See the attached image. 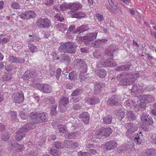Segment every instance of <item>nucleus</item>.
<instances>
[{"label": "nucleus", "mask_w": 156, "mask_h": 156, "mask_svg": "<svg viewBox=\"0 0 156 156\" xmlns=\"http://www.w3.org/2000/svg\"><path fill=\"white\" fill-rule=\"evenodd\" d=\"M117 80L119 81V84L122 86L130 85L133 82V78L130 74L124 73L118 75Z\"/></svg>", "instance_id": "nucleus-1"}, {"label": "nucleus", "mask_w": 156, "mask_h": 156, "mask_svg": "<svg viewBox=\"0 0 156 156\" xmlns=\"http://www.w3.org/2000/svg\"><path fill=\"white\" fill-rule=\"evenodd\" d=\"M60 48L65 52L74 53L76 51V47L75 44L72 42H66L62 44Z\"/></svg>", "instance_id": "nucleus-2"}, {"label": "nucleus", "mask_w": 156, "mask_h": 156, "mask_svg": "<svg viewBox=\"0 0 156 156\" xmlns=\"http://www.w3.org/2000/svg\"><path fill=\"white\" fill-rule=\"evenodd\" d=\"M113 130L111 128L108 127L105 128L101 127L95 132L96 136L99 139H103L104 136L107 137L109 136L112 133Z\"/></svg>", "instance_id": "nucleus-3"}, {"label": "nucleus", "mask_w": 156, "mask_h": 156, "mask_svg": "<svg viewBox=\"0 0 156 156\" xmlns=\"http://www.w3.org/2000/svg\"><path fill=\"white\" fill-rule=\"evenodd\" d=\"M30 123H27L23 127L21 128L16 132V139L17 141H20L23 137L25 133L31 129Z\"/></svg>", "instance_id": "nucleus-4"}, {"label": "nucleus", "mask_w": 156, "mask_h": 156, "mask_svg": "<svg viewBox=\"0 0 156 156\" xmlns=\"http://www.w3.org/2000/svg\"><path fill=\"white\" fill-rule=\"evenodd\" d=\"M36 24L39 27L42 28H48L51 26V21L46 18H39L37 20Z\"/></svg>", "instance_id": "nucleus-5"}, {"label": "nucleus", "mask_w": 156, "mask_h": 156, "mask_svg": "<svg viewBox=\"0 0 156 156\" xmlns=\"http://www.w3.org/2000/svg\"><path fill=\"white\" fill-rule=\"evenodd\" d=\"M12 99L16 103L21 104L24 100V94L22 91L14 93L12 96Z\"/></svg>", "instance_id": "nucleus-6"}, {"label": "nucleus", "mask_w": 156, "mask_h": 156, "mask_svg": "<svg viewBox=\"0 0 156 156\" xmlns=\"http://www.w3.org/2000/svg\"><path fill=\"white\" fill-rule=\"evenodd\" d=\"M117 65V64L113 61L112 58H110L106 61L104 58L102 59L98 64L99 67H102L103 66L107 67L115 66Z\"/></svg>", "instance_id": "nucleus-7"}, {"label": "nucleus", "mask_w": 156, "mask_h": 156, "mask_svg": "<svg viewBox=\"0 0 156 156\" xmlns=\"http://www.w3.org/2000/svg\"><path fill=\"white\" fill-rule=\"evenodd\" d=\"M117 142L114 140H110L103 144L102 147L103 149L106 151L114 149L117 146Z\"/></svg>", "instance_id": "nucleus-8"}, {"label": "nucleus", "mask_w": 156, "mask_h": 156, "mask_svg": "<svg viewBox=\"0 0 156 156\" xmlns=\"http://www.w3.org/2000/svg\"><path fill=\"white\" fill-rule=\"evenodd\" d=\"M98 32H94L87 34L83 37V39L85 41V43L87 45L88 43L93 41L96 38L97 36Z\"/></svg>", "instance_id": "nucleus-9"}, {"label": "nucleus", "mask_w": 156, "mask_h": 156, "mask_svg": "<svg viewBox=\"0 0 156 156\" xmlns=\"http://www.w3.org/2000/svg\"><path fill=\"white\" fill-rule=\"evenodd\" d=\"M141 119L142 123L147 125H151L154 123L152 119L148 117L147 114L145 113H143L141 117Z\"/></svg>", "instance_id": "nucleus-10"}, {"label": "nucleus", "mask_w": 156, "mask_h": 156, "mask_svg": "<svg viewBox=\"0 0 156 156\" xmlns=\"http://www.w3.org/2000/svg\"><path fill=\"white\" fill-rule=\"evenodd\" d=\"M124 126L127 130V133L130 134L137 129V127L133 123L129 122L125 124Z\"/></svg>", "instance_id": "nucleus-11"}, {"label": "nucleus", "mask_w": 156, "mask_h": 156, "mask_svg": "<svg viewBox=\"0 0 156 156\" xmlns=\"http://www.w3.org/2000/svg\"><path fill=\"white\" fill-rule=\"evenodd\" d=\"M69 102L68 98L66 97H61L59 101V110L60 111L63 112L65 111L66 108L65 105L68 103Z\"/></svg>", "instance_id": "nucleus-12"}, {"label": "nucleus", "mask_w": 156, "mask_h": 156, "mask_svg": "<svg viewBox=\"0 0 156 156\" xmlns=\"http://www.w3.org/2000/svg\"><path fill=\"white\" fill-rule=\"evenodd\" d=\"M37 75V73L34 71L27 70L25 72L22 77L24 80H28L31 78L36 77Z\"/></svg>", "instance_id": "nucleus-13"}, {"label": "nucleus", "mask_w": 156, "mask_h": 156, "mask_svg": "<svg viewBox=\"0 0 156 156\" xmlns=\"http://www.w3.org/2000/svg\"><path fill=\"white\" fill-rule=\"evenodd\" d=\"M116 95H113L107 101V104L109 105H119V97Z\"/></svg>", "instance_id": "nucleus-14"}, {"label": "nucleus", "mask_w": 156, "mask_h": 156, "mask_svg": "<svg viewBox=\"0 0 156 156\" xmlns=\"http://www.w3.org/2000/svg\"><path fill=\"white\" fill-rule=\"evenodd\" d=\"M79 117L85 124H87L89 123L90 115L88 112H83L79 115Z\"/></svg>", "instance_id": "nucleus-15"}, {"label": "nucleus", "mask_w": 156, "mask_h": 156, "mask_svg": "<svg viewBox=\"0 0 156 156\" xmlns=\"http://www.w3.org/2000/svg\"><path fill=\"white\" fill-rule=\"evenodd\" d=\"M99 102V99L96 97H88L86 99V102L89 105H95Z\"/></svg>", "instance_id": "nucleus-16"}, {"label": "nucleus", "mask_w": 156, "mask_h": 156, "mask_svg": "<svg viewBox=\"0 0 156 156\" xmlns=\"http://www.w3.org/2000/svg\"><path fill=\"white\" fill-rule=\"evenodd\" d=\"M12 149L14 151L16 150L17 151H22L24 149V147L23 145L19 144L15 141H12L11 143Z\"/></svg>", "instance_id": "nucleus-17"}, {"label": "nucleus", "mask_w": 156, "mask_h": 156, "mask_svg": "<svg viewBox=\"0 0 156 156\" xmlns=\"http://www.w3.org/2000/svg\"><path fill=\"white\" fill-rule=\"evenodd\" d=\"M48 115L45 113H39L38 114V119L37 120L38 121L37 122H47L48 120Z\"/></svg>", "instance_id": "nucleus-18"}, {"label": "nucleus", "mask_w": 156, "mask_h": 156, "mask_svg": "<svg viewBox=\"0 0 156 156\" xmlns=\"http://www.w3.org/2000/svg\"><path fill=\"white\" fill-rule=\"evenodd\" d=\"M8 61L10 63H24L25 62L24 58H22L21 60L16 57H14L12 56H10L8 58Z\"/></svg>", "instance_id": "nucleus-19"}, {"label": "nucleus", "mask_w": 156, "mask_h": 156, "mask_svg": "<svg viewBox=\"0 0 156 156\" xmlns=\"http://www.w3.org/2000/svg\"><path fill=\"white\" fill-rule=\"evenodd\" d=\"M90 153L83 152L80 151L78 153V156H92V154H95L97 153V152L94 150L91 149L89 151Z\"/></svg>", "instance_id": "nucleus-20"}, {"label": "nucleus", "mask_w": 156, "mask_h": 156, "mask_svg": "<svg viewBox=\"0 0 156 156\" xmlns=\"http://www.w3.org/2000/svg\"><path fill=\"white\" fill-rule=\"evenodd\" d=\"M144 156H156V150L153 149L146 150L144 152Z\"/></svg>", "instance_id": "nucleus-21"}, {"label": "nucleus", "mask_w": 156, "mask_h": 156, "mask_svg": "<svg viewBox=\"0 0 156 156\" xmlns=\"http://www.w3.org/2000/svg\"><path fill=\"white\" fill-rule=\"evenodd\" d=\"M84 69L82 70L81 69V71L80 74V78L81 80V81L83 80L85 81L86 79V75H84V73H86L87 71V66L86 64H84L83 66Z\"/></svg>", "instance_id": "nucleus-22"}, {"label": "nucleus", "mask_w": 156, "mask_h": 156, "mask_svg": "<svg viewBox=\"0 0 156 156\" xmlns=\"http://www.w3.org/2000/svg\"><path fill=\"white\" fill-rule=\"evenodd\" d=\"M126 118L129 121H133L135 119V115L132 111H127L126 115Z\"/></svg>", "instance_id": "nucleus-23"}, {"label": "nucleus", "mask_w": 156, "mask_h": 156, "mask_svg": "<svg viewBox=\"0 0 156 156\" xmlns=\"http://www.w3.org/2000/svg\"><path fill=\"white\" fill-rule=\"evenodd\" d=\"M89 29L88 26V25H82L80 27H78L75 31H73L74 33H78L79 34L81 33L86 31Z\"/></svg>", "instance_id": "nucleus-24"}, {"label": "nucleus", "mask_w": 156, "mask_h": 156, "mask_svg": "<svg viewBox=\"0 0 156 156\" xmlns=\"http://www.w3.org/2000/svg\"><path fill=\"white\" fill-rule=\"evenodd\" d=\"M96 73L100 77L102 78H105L107 74L106 70L102 69L97 70Z\"/></svg>", "instance_id": "nucleus-25"}, {"label": "nucleus", "mask_w": 156, "mask_h": 156, "mask_svg": "<svg viewBox=\"0 0 156 156\" xmlns=\"http://www.w3.org/2000/svg\"><path fill=\"white\" fill-rule=\"evenodd\" d=\"M142 98L147 103L151 102L154 100V98L153 96L151 95L143 96Z\"/></svg>", "instance_id": "nucleus-26"}, {"label": "nucleus", "mask_w": 156, "mask_h": 156, "mask_svg": "<svg viewBox=\"0 0 156 156\" xmlns=\"http://www.w3.org/2000/svg\"><path fill=\"white\" fill-rule=\"evenodd\" d=\"M28 47L30 51L32 53L37 52L38 51L37 48L33 44L29 43Z\"/></svg>", "instance_id": "nucleus-27"}, {"label": "nucleus", "mask_w": 156, "mask_h": 156, "mask_svg": "<svg viewBox=\"0 0 156 156\" xmlns=\"http://www.w3.org/2000/svg\"><path fill=\"white\" fill-rule=\"evenodd\" d=\"M139 85L136 84L133 85L131 90V92L134 93L136 95V94H139L141 91V89L139 88Z\"/></svg>", "instance_id": "nucleus-28"}, {"label": "nucleus", "mask_w": 156, "mask_h": 156, "mask_svg": "<svg viewBox=\"0 0 156 156\" xmlns=\"http://www.w3.org/2000/svg\"><path fill=\"white\" fill-rule=\"evenodd\" d=\"M43 91L45 93H49L51 91V88L48 84H44L43 85V87L42 88Z\"/></svg>", "instance_id": "nucleus-29"}, {"label": "nucleus", "mask_w": 156, "mask_h": 156, "mask_svg": "<svg viewBox=\"0 0 156 156\" xmlns=\"http://www.w3.org/2000/svg\"><path fill=\"white\" fill-rule=\"evenodd\" d=\"M86 16V15L84 12H76L74 14L73 17L81 19L82 18H85Z\"/></svg>", "instance_id": "nucleus-30"}, {"label": "nucleus", "mask_w": 156, "mask_h": 156, "mask_svg": "<svg viewBox=\"0 0 156 156\" xmlns=\"http://www.w3.org/2000/svg\"><path fill=\"white\" fill-rule=\"evenodd\" d=\"M112 121V116L110 115L104 116L103 118V122L105 124H110L111 123Z\"/></svg>", "instance_id": "nucleus-31"}, {"label": "nucleus", "mask_w": 156, "mask_h": 156, "mask_svg": "<svg viewBox=\"0 0 156 156\" xmlns=\"http://www.w3.org/2000/svg\"><path fill=\"white\" fill-rule=\"evenodd\" d=\"M72 8L75 11L81 9L82 5L81 4L78 2H74L72 4Z\"/></svg>", "instance_id": "nucleus-32"}, {"label": "nucleus", "mask_w": 156, "mask_h": 156, "mask_svg": "<svg viewBox=\"0 0 156 156\" xmlns=\"http://www.w3.org/2000/svg\"><path fill=\"white\" fill-rule=\"evenodd\" d=\"M130 65H126L124 66H122L117 67L115 69V70L116 71H125L129 69Z\"/></svg>", "instance_id": "nucleus-33"}, {"label": "nucleus", "mask_w": 156, "mask_h": 156, "mask_svg": "<svg viewBox=\"0 0 156 156\" xmlns=\"http://www.w3.org/2000/svg\"><path fill=\"white\" fill-rule=\"evenodd\" d=\"M108 2L110 5L111 6V10L114 13H116L118 10V6L115 5L112 0H108Z\"/></svg>", "instance_id": "nucleus-34"}, {"label": "nucleus", "mask_w": 156, "mask_h": 156, "mask_svg": "<svg viewBox=\"0 0 156 156\" xmlns=\"http://www.w3.org/2000/svg\"><path fill=\"white\" fill-rule=\"evenodd\" d=\"M117 118L119 120H121L125 116V112L124 110H121L119 111L116 115Z\"/></svg>", "instance_id": "nucleus-35"}, {"label": "nucleus", "mask_w": 156, "mask_h": 156, "mask_svg": "<svg viewBox=\"0 0 156 156\" xmlns=\"http://www.w3.org/2000/svg\"><path fill=\"white\" fill-rule=\"evenodd\" d=\"M60 132L64 133L66 131V126L65 125H59L57 126Z\"/></svg>", "instance_id": "nucleus-36"}, {"label": "nucleus", "mask_w": 156, "mask_h": 156, "mask_svg": "<svg viewBox=\"0 0 156 156\" xmlns=\"http://www.w3.org/2000/svg\"><path fill=\"white\" fill-rule=\"evenodd\" d=\"M55 19L57 21H59L60 22H62L64 20L62 15L60 13H57L55 17Z\"/></svg>", "instance_id": "nucleus-37"}, {"label": "nucleus", "mask_w": 156, "mask_h": 156, "mask_svg": "<svg viewBox=\"0 0 156 156\" xmlns=\"http://www.w3.org/2000/svg\"><path fill=\"white\" fill-rule=\"evenodd\" d=\"M12 8L15 9H19L20 8V5L19 3L16 2H12L11 5Z\"/></svg>", "instance_id": "nucleus-38"}, {"label": "nucleus", "mask_w": 156, "mask_h": 156, "mask_svg": "<svg viewBox=\"0 0 156 156\" xmlns=\"http://www.w3.org/2000/svg\"><path fill=\"white\" fill-rule=\"evenodd\" d=\"M82 92V91L80 89H77L74 91L72 93L71 96H75L78 95L80 94Z\"/></svg>", "instance_id": "nucleus-39"}, {"label": "nucleus", "mask_w": 156, "mask_h": 156, "mask_svg": "<svg viewBox=\"0 0 156 156\" xmlns=\"http://www.w3.org/2000/svg\"><path fill=\"white\" fill-rule=\"evenodd\" d=\"M50 153L53 155H60L61 154V152L58 151L57 150L51 148L50 150Z\"/></svg>", "instance_id": "nucleus-40"}, {"label": "nucleus", "mask_w": 156, "mask_h": 156, "mask_svg": "<svg viewBox=\"0 0 156 156\" xmlns=\"http://www.w3.org/2000/svg\"><path fill=\"white\" fill-rule=\"evenodd\" d=\"M28 19L34 18L36 16L35 13L32 11L27 12Z\"/></svg>", "instance_id": "nucleus-41"}, {"label": "nucleus", "mask_w": 156, "mask_h": 156, "mask_svg": "<svg viewBox=\"0 0 156 156\" xmlns=\"http://www.w3.org/2000/svg\"><path fill=\"white\" fill-rule=\"evenodd\" d=\"M12 79L11 75L9 74H5L3 76L2 81H5L10 80Z\"/></svg>", "instance_id": "nucleus-42"}, {"label": "nucleus", "mask_w": 156, "mask_h": 156, "mask_svg": "<svg viewBox=\"0 0 156 156\" xmlns=\"http://www.w3.org/2000/svg\"><path fill=\"white\" fill-rule=\"evenodd\" d=\"M19 16L20 18L23 20L28 19L27 12H25L22 13H21Z\"/></svg>", "instance_id": "nucleus-43"}, {"label": "nucleus", "mask_w": 156, "mask_h": 156, "mask_svg": "<svg viewBox=\"0 0 156 156\" xmlns=\"http://www.w3.org/2000/svg\"><path fill=\"white\" fill-rule=\"evenodd\" d=\"M57 106L56 105H53L51 109V112H50L51 115H55L56 113V108Z\"/></svg>", "instance_id": "nucleus-44"}, {"label": "nucleus", "mask_w": 156, "mask_h": 156, "mask_svg": "<svg viewBox=\"0 0 156 156\" xmlns=\"http://www.w3.org/2000/svg\"><path fill=\"white\" fill-rule=\"evenodd\" d=\"M59 7L61 10L64 11L67 9L69 6L67 4L64 3L60 5Z\"/></svg>", "instance_id": "nucleus-45"}, {"label": "nucleus", "mask_w": 156, "mask_h": 156, "mask_svg": "<svg viewBox=\"0 0 156 156\" xmlns=\"http://www.w3.org/2000/svg\"><path fill=\"white\" fill-rule=\"evenodd\" d=\"M72 141L65 140L64 142V146L68 148H71Z\"/></svg>", "instance_id": "nucleus-46"}, {"label": "nucleus", "mask_w": 156, "mask_h": 156, "mask_svg": "<svg viewBox=\"0 0 156 156\" xmlns=\"http://www.w3.org/2000/svg\"><path fill=\"white\" fill-rule=\"evenodd\" d=\"M38 114H37L36 112H32L30 115V118L31 119H35L37 120L38 119Z\"/></svg>", "instance_id": "nucleus-47"}, {"label": "nucleus", "mask_w": 156, "mask_h": 156, "mask_svg": "<svg viewBox=\"0 0 156 156\" xmlns=\"http://www.w3.org/2000/svg\"><path fill=\"white\" fill-rule=\"evenodd\" d=\"M54 147L56 148H60L63 147V145L62 143L56 142L54 145Z\"/></svg>", "instance_id": "nucleus-48"}, {"label": "nucleus", "mask_w": 156, "mask_h": 156, "mask_svg": "<svg viewBox=\"0 0 156 156\" xmlns=\"http://www.w3.org/2000/svg\"><path fill=\"white\" fill-rule=\"evenodd\" d=\"M112 47V45L110 46V48ZM113 51L112 50V52ZM106 53L108 56H109L111 57H113V54L112 53V51L111 50V48H108V49L106 51Z\"/></svg>", "instance_id": "nucleus-49"}, {"label": "nucleus", "mask_w": 156, "mask_h": 156, "mask_svg": "<svg viewBox=\"0 0 156 156\" xmlns=\"http://www.w3.org/2000/svg\"><path fill=\"white\" fill-rule=\"evenodd\" d=\"M126 104L128 106L131 107L132 105H134L135 102H133L132 100L128 99L126 101Z\"/></svg>", "instance_id": "nucleus-50"}, {"label": "nucleus", "mask_w": 156, "mask_h": 156, "mask_svg": "<svg viewBox=\"0 0 156 156\" xmlns=\"http://www.w3.org/2000/svg\"><path fill=\"white\" fill-rule=\"evenodd\" d=\"M62 59L64 60H65L67 62H69L70 60V58L69 56L67 55L63 54L62 56Z\"/></svg>", "instance_id": "nucleus-51"}, {"label": "nucleus", "mask_w": 156, "mask_h": 156, "mask_svg": "<svg viewBox=\"0 0 156 156\" xmlns=\"http://www.w3.org/2000/svg\"><path fill=\"white\" fill-rule=\"evenodd\" d=\"M151 141L152 143L156 144V134L153 133L151 137Z\"/></svg>", "instance_id": "nucleus-52"}, {"label": "nucleus", "mask_w": 156, "mask_h": 156, "mask_svg": "<svg viewBox=\"0 0 156 156\" xmlns=\"http://www.w3.org/2000/svg\"><path fill=\"white\" fill-rule=\"evenodd\" d=\"M93 56L95 58H99L100 57L101 53L98 51L96 50L94 52Z\"/></svg>", "instance_id": "nucleus-53"}, {"label": "nucleus", "mask_w": 156, "mask_h": 156, "mask_svg": "<svg viewBox=\"0 0 156 156\" xmlns=\"http://www.w3.org/2000/svg\"><path fill=\"white\" fill-rule=\"evenodd\" d=\"M96 18L99 22H101L103 20V17L102 15L98 13H96Z\"/></svg>", "instance_id": "nucleus-54"}, {"label": "nucleus", "mask_w": 156, "mask_h": 156, "mask_svg": "<svg viewBox=\"0 0 156 156\" xmlns=\"http://www.w3.org/2000/svg\"><path fill=\"white\" fill-rule=\"evenodd\" d=\"M9 137V133H6L5 134L3 135L2 136V140L5 141L8 140Z\"/></svg>", "instance_id": "nucleus-55"}, {"label": "nucleus", "mask_w": 156, "mask_h": 156, "mask_svg": "<svg viewBox=\"0 0 156 156\" xmlns=\"http://www.w3.org/2000/svg\"><path fill=\"white\" fill-rule=\"evenodd\" d=\"M75 72L73 71L69 74V78L71 80H73L75 77Z\"/></svg>", "instance_id": "nucleus-56"}, {"label": "nucleus", "mask_w": 156, "mask_h": 156, "mask_svg": "<svg viewBox=\"0 0 156 156\" xmlns=\"http://www.w3.org/2000/svg\"><path fill=\"white\" fill-rule=\"evenodd\" d=\"M78 146L79 144L78 143L73 142L72 141L71 148L76 149L78 147Z\"/></svg>", "instance_id": "nucleus-57"}, {"label": "nucleus", "mask_w": 156, "mask_h": 156, "mask_svg": "<svg viewBox=\"0 0 156 156\" xmlns=\"http://www.w3.org/2000/svg\"><path fill=\"white\" fill-rule=\"evenodd\" d=\"M58 27H59V30H64L65 29V25L63 23L58 24Z\"/></svg>", "instance_id": "nucleus-58"}, {"label": "nucleus", "mask_w": 156, "mask_h": 156, "mask_svg": "<svg viewBox=\"0 0 156 156\" xmlns=\"http://www.w3.org/2000/svg\"><path fill=\"white\" fill-rule=\"evenodd\" d=\"M61 73L62 70L58 68L57 69L56 77L57 79H58Z\"/></svg>", "instance_id": "nucleus-59"}, {"label": "nucleus", "mask_w": 156, "mask_h": 156, "mask_svg": "<svg viewBox=\"0 0 156 156\" xmlns=\"http://www.w3.org/2000/svg\"><path fill=\"white\" fill-rule=\"evenodd\" d=\"M134 142L136 143L137 144H141L142 140L140 138V137L138 136L137 137H136L135 138Z\"/></svg>", "instance_id": "nucleus-60"}, {"label": "nucleus", "mask_w": 156, "mask_h": 156, "mask_svg": "<svg viewBox=\"0 0 156 156\" xmlns=\"http://www.w3.org/2000/svg\"><path fill=\"white\" fill-rule=\"evenodd\" d=\"M11 39V36H8L7 38H4L2 40V43H5L8 42Z\"/></svg>", "instance_id": "nucleus-61"}, {"label": "nucleus", "mask_w": 156, "mask_h": 156, "mask_svg": "<svg viewBox=\"0 0 156 156\" xmlns=\"http://www.w3.org/2000/svg\"><path fill=\"white\" fill-rule=\"evenodd\" d=\"M74 135V133H66L64 135L65 137L67 139H71L72 138V136Z\"/></svg>", "instance_id": "nucleus-62"}, {"label": "nucleus", "mask_w": 156, "mask_h": 156, "mask_svg": "<svg viewBox=\"0 0 156 156\" xmlns=\"http://www.w3.org/2000/svg\"><path fill=\"white\" fill-rule=\"evenodd\" d=\"M54 2V0H47L45 4L48 6L51 5Z\"/></svg>", "instance_id": "nucleus-63"}, {"label": "nucleus", "mask_w": 156, "mask_h": 156, "mask_svg": "<svg viewBox=\"0 0 156 156\" xmlns=\"http://www.w3.org/2000/svg\"><path fill=\"white\" fill-rule=\"evenodd\" d=\"M9 113L11 115V118L12 119H15L16 117V115L15 112L11 111L9 112Z\"/></svg>", "instance_id": "nucleus-64"}]
</instances>
